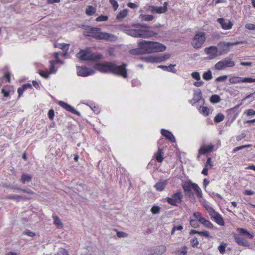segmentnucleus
<instances>
[{"label":"nucleus","instance_id":"nucleus-1","mask_svg":"<svg viewBox=\"0 0 255 255\" xmlns=\"http://www.w3.org/2000/svg\"><path fill=\"white\" fill-rule=\"evenodd\" d=\"M166 46L158 42L142 40L138 44V48L130 50L133 55H141L163 52Z\"/></svg>","mask_w":255,"mask_h":255},{"label":"nucleus","instance_id":"nucleus-2","mask_svg":"<svg viewBox=\"0 0 255 255\" xmlns=\"http://www.w3.org/2000/svg\"><path fill=\"white\" fill-rule=\"evenodd\" d=\"M127 66V65L124 63L121 65H117L112 62H105L95 64L96 69L101 73H111L121 76L125 78L128 76Z\"/></svg>","mask_w":255,"mask_h":255},{"label":"nucleus","instance_id":"nucleus-3","mask_svg":"<svg viewBox=\"0 0 255 255\" xmlns=\"http://www.w3.org/2000/svg\"><path fill=\"white\" fill-rule=\"evenodd\" d=\"M83 29L85 30L84 35L91 37L97 40L114 41L117 39L116 37L112 34L101 32L100 28L84 25L83 26Z\"/></svg>","mask_w":255,"mask_h":255},{"label":"nucleus","instance_id":"nucleus-4","mask_svg":"<svg viewBox=\"0 0 255 255\" xmlns=\"http://www.w3.org/2000/svg\"><path fill=\"white\" fill-rule=\"evenodd\" d=\"M136 29H129L128 34L134 37L148 38L157 35V33L150 30V27L145 24H136L133 25Z\"/></svg>","mask_w":255,"mask_h":255},{"label":"nucleus","instance_id":"nucleus-5","mask_svg":"<svg viewBox=\"0 0 255 255\" xmlns=\"http://www.w3.org/2000/svg\"><path fill=\"white\" fill-rule=\"evenodd\" d=\"M193 217L194 218L190 219L189 220V224L192 227L198 228L201 224L206 228L210 229L214 228V226L212 223L209 220L206 219L201 212H194L193 213Z\"/></svg>","mask_w":255,"mask_h":255},{"label":"nucleus","instance_id":"nucleus-6","mask_svg":"<svg viewBox=\"0 0 255 255\" xmlns=\"http://www.w3.org/2000/svg\"><path fill=\"white\" fill-rule=\"evenodd\" d=\"M237 231L239 234H235L234 235L235 242L239 245L244 247H249L250 243L247 239H253L254 237V234L253 233H250L246 229L241 228H237Z\"/></svg>","mask_w":255,"mask_h":255},{"label":"nucleus","instance_id":"nucleus-7","mask_svg":"<svg viewBox=\"0 0 255 255\" xmlns=\"http://www.w3.org/2000/svg\"><path fill=\"white\" fill-rule=\"evenodd\" d=\"M77 56L81 60L84 61H97L103 58L101 54L93 53L89 49L80 50L77 54Z\"/></svg>","mask_w":255,"mask_h":255},{"label":"nucleus","instance_id":"nucleus-8","mask_svg":"<svg viewBox=\"0 0 255 255\" xmlns=\"http://www.w3.org/2000/svg\"><path fill=\"white\" fill-rule=\"evenodd\" d=\"M182 188L185 194H188L189 196H190L192 194L191 190H193L195 192L197 197L200 198L203 197L202 191L201 188L195 183L185 182L182 185Z\"/></svg>","mask_w":255,"mask_h":255},{"label":"nucleus","instance_id":"nucleus-9","mask_svg":"<svg viewBox=\"0 0 255 255\" xmlns=\"http://www.w3.org/2000/svg\"><path fill=\"white\" fill-rule=\"evenodd\" d=\"M183 195L180 190H177L171 197L166 198V201L170 205L178 206L183 201Z\"/></svg>","mask_w":255,"mask_h":255},{"label":"nucleus","instance_id":"nucleus-10","mask_svg":"<svg viewBox=\"0 0 255 255\" xmlns=\"http://www.w3.org/2000/svg\"><path fill=\"white\" fill-rule=\"evenodd\" d=\"M206 40V34L204 32H198L193 38L191 45L195 49H198L202 47Z\"/></svg>","mask_w":255,"mask_h":255},{"label":"nucleus","instance_id":"nucleus-11","mask_svg":"<svg viewBox=\"0 0 255 255\" xmlns=\"http://www.w3.org/2000/svg\"><path fill=\"white\" fill-rule=\"evenodd\" d=\"M207 210L212 220L220 226L225 225L224 219L219 213L215 212L212 207H209V209L207 208Z\"/></svg>","mask_w":255,"mask_h":255},{"label":"nucleus","instance_id":"nucleus-12","mask_svg":"<svg viewBox=\"0 0 255 255\" xmlns=\"http://www.w3.org/2000/svg\"><path fill=\"white\" fill-rule=\"evenodd\" d=\"M246 40L236 41L234 42H221L218 43V46L219 48L222 49V52L220 51V53H222V54H226L229 51V47L231 46L237 45L240 44L247 43Z\"/></svg>","mask_w":255,"mask_h":255},{"label":"nucleus","instance_id":"nucleus-13","mask_svg":"<svg viewBox=\"0 0 255 255\" xmlns=\"http://www.w3.org/2000/svg\"><path fill=\"white\" fill-rule=\"evenodd\" d=\"M171 55L169 54H165L161 56H150L145 57V60L150 63H160L165 61L170 58Z\"/></svg>","mask_w":255,"mask_h":255},{"label":"nucleus","instance_id":"nucleus-14","mask_svg":"<svg viewBox=\"0 0 255 255\" xmlns=\"http://www.w3.org/2000/svg\"><path fill=\"white\" fill-rule=\"evenodd\" d=\"M168 5V3L167 2H165L163 3V6H155L153 5L149 6L147 10L151 12L152 13H157V14H162L165 13L167 11V7Z\"/></svg>","mask_w":255,"mask_h":255},{"label":"nucleus","instance_id":"nucleus-15","mask_svg":"<svg viewBox=\"0 0 255 255\" xmlns=\"http://www.w3.org/2000/svg\"><path fill=\"white\" fill-rule=\"evenodd\" d=\"M229 81L230 84H235L241 83H252L255 82V78L250 77L242 78L239 76H233L229 78Z\"/></svg>","mask_w":255,"mask_h":255},{"label":"nucleus","instance_id":"nucleus-16","mask_svg":"<svg viewBox=\"0 0 255 255\" xmlns=\"http://www.w3.org/2000/svg\"><path fill=\"white\" fill-rule=\"evenodd\" d=\"M205 53L208 56L209 59H213L218 56L222 55V53H220L218 51L217 47L215 46H211L207 47L204 50Z\"/></svg>","mask_w":255,"mask_h":255},{"label":"nucleus","instance_id":"nucleus-17","mask_svg":"<svg viewBox=\"0 0 255 255\" xmlns=\"http://www.w3.org/2000/svg\"><path fill=\"white\" fill-rule=\"evenodd\" d=\"M77 72L78 76L86 77L93 74L94 71L92 69L86 66H78Z\"/></svg>","mask_w":255,"mask_h":255},{"label":"nucleus","instance_id":"nucleus-18","mask_svg":"<svg viewBox=\"0 0 255 255\" xmlns=\"http://www.w3.org/2000/svg\"><path fill=\"white\" fill-rule=\"evenodd\" d=\"M217 21L220 23L224 30H229L232 28L233 23L229 20H225L223 18H219L217 19Z\"/></svg>","mask_w":255,"mask_h":255},{"label":"nucleus","instance_id":"nucleus-19","mask_svg":"<svg viewBox=\"0 0 255 255\" xmlns=\"http://www.w3.org/2000/svg\"><path fill=\"white\" fill-rule=\"evenodd\" d=\"M58 105L66 110L67 111H69L73 114H76L77 115H80V112L76 111L74 107L69 105L68 103L62 101H59L58 102Z\"/></svg>","mask_w":255,"mask_h":255},{"label":"nucleus","instance_id":"nucleus-20","mask_svg":"<svg viewBox=\"0 0 255 255\" xmlns=\"http://www.w3.org/2000/svg\"><path fill=\"white\" fill-rule=\"evenodd\" d=\"M58 105L66 110L67 111H69L73 114H76L77 115H80V112L76 111L74 107L69 105L68 103L62 101H59L58 102Z\"/></svg>","mask_w":255,"mask_h":255},{"label":"nucleus","instance_id":"nucleus-21","mask_svg":"<svg viewBox=\"0 0 255 255\" xmlns=\"http://www.w3.org/2000/svg\"><path fill=\"white\" fill-rule=\"evenodd\" d=\"M214 148V146L212 144L202 146L198 151L199 155H203L212 152Z\"/></svg>","mask_w":255,"mask_h":255},{"label":"nucleus","instance_id":"nucleus-22","mask_svg":"<svg viewBox=\"0 0 255 255\" xmlns=\"http://www.w3.org/2000/svg\"><path fill=\"white\" fill-rule=\"evenodd\" d=\"M14 92L13 86L7 85L4 86L1 89V93L5 97H8L10 93Z\"/></svg>","mask_w":255,"mask_h":255},{"label":"nucleus","instance_id":"nucleus-23","mask_svg":"<svg viewBox=\"0 0 255 255\" xmlns=\"http://www.w3.org/2000/svg\"><path fill=\"white\" fill-rule=\"evenodd\" d=\"M161 134L171 142H175L176 139L173 134L169 131L165 129H161Z\"/></svg>","mask_w":255,"mask_h":255},{"label":"nucleus","instance_id":"nucleus-24","mask_svg":"<svg viewBox=\"0 0 255 255\" xmlns=\"http://www.w3.org/2000/svg\"><path fill=\"white\" fill-rule=\"evenodd\" d=\"M164 152L163 149L159 148L158 151L154 153V157L159 163H161L164 160Z\"/></svg>","mask_w":255,"mask_h":255},{"label":"nucleus","instance_id":"nucleus-25","mask_svg":"<svg viewBox=\"0 0 255 255\" xmlns=\"http://www.w3.org/2000/svg\"><path fill=\"white\" fill-rule=\"evenodd\" d=\"M28 88L32 89V86L30 83L24 84L21 87L18 88L17 90L18 93V98H19L23 93Z\"/></svg>","mask_w":255,"mask_h":255},{"label":"nucleus","instance_id":"nucleus-26","mask_svg":"<svg viewBox=\"0 0 255 255\" xmlns=\"http://www.w3.org/2000/svg\"><path fill=\"white\" fill-rule=\"evenodd\" d=\"M167 184V182L166 180L158 182L154 185V188L158 191H162L165 189Z\"/></svg>","mask_w":255,"mask_h":255},{"label":"nucleus","instance_id":"nucleus-27","mask_svg":"<svg viewBox=\"0 0 255 255\" xmlns=\"http://www.w3.org/2000/svg\"><path fill=\"white\" fill-rule=\"evenodd\" d=\"M32 178V176L30 174L23 173L21 175L20 181L22 184H25L27 182L31 181Z\"/></svg>","mask_w":255,"mask_h":255},{"label":"nucleus","instance_id":"nucleus-28","mask_svg":"<svg viewBox=\"0 0 255 255\" xmlns=\"http://www.w3.org/2000/svg\"><path fill=\"white\" fill-rule=\"evenodd\" d=\"M128 9H123L120 11L118 14L117 15L116 19L118 20H121L128 15Z\"/></svg>","mask_w":255,"mask_h":255},{"label":"nucleus","instance_id":"nucleus-29","mask_svg":"<svg viewBox=\"0 0 255 255\" xmlns=\"http://www.w3.org/2000/svg\"><path fill=\"white\" fill-rule=\"evenodd\" d=\"M223 62L224 63L225 67H232L235 65L234 62L231 60V59L229 58H226L223 60H222Z\"/></svg>","mask_w":255,"mask_h":255},{"label":"nucleus","instance_id":"nucleus-30","mask_svg":"<svg viewBox=\"0 0 255 255\" xmlns=\"http://www.w3.org/2000/svg\"><path fill=\"white\" fill-rule=\"evenodd\" d=\"M166 250V247L164 245H161L158 246L156 249L155 252V255H161L164 253Z\"/></svg>","mask_w":255,"mask_h":255},{"label":"nucleus","instance_id":"nucleus-31","mask_svg":"<svg viewBox=\"0 0 255 255\" xmlns=\"http://www.w3.org/2000/svg\"><path fill=\"white\" fill-rule=\"evenodd\" d=\"M69 44L65 43H58L55 45V48L62 49L65 52H67L69 49Z\"/></svg>","mask_w":255,"mask_h":255},{"label":"nucleus","instance_id":"nucleus-32","mask_svg":"<svg viewBox=\"0 0 255 255\" xmlns=\"http://www.w3.org/2000/svg\"><path fill=\"white\" fill-rule=\"evenodd\" d=\"M52 218L54 220V224L57 226V228H61L62 226V223L60 218L55 215H52Z\"/></svg>","mask_w":255,"mask_h":255},{"label":"nucleus","instance_id":"nucleus-33","mask_svg":"<svg viewBox=\"0 0 255 255\" xmlns=\"http://www.w3.org/2000/svg\"><path fill=\"white\" fill-rule=\"evenodd\" d=\"M6 198L9 199L16 200L17 201H19L20 200H28L29 199L20 195H9Z\"/></svg>","mask_w":255,"mask_h":255},{"label":"nucleus","instance_id":"nucleus-34","mask_svg":"<svg viewBox=\"0 0 255 255\" xmlns=\"http://www.w3.org/2000/svg\"><path fill=\"white\" fill-rule=\"evenodd\" d=\"M96 11V8L93 7L92 6L89 5V6H87V7L86 9V14L88 16H92L94 14H95Z\"/></svg>","mask_w":255,"mask_h":255},{"label":"nucleus","instance_id":"nucleus-35","mask_svg":"<svg viewBox=\"0 0 255 255\" xmlns=\"http://www.w3.org/2000/svg\"><path fill=\"white\" fill-rule=\"evenodd\" d=\"M142 21H151L154 19V17L151 15L141 14L139 16Z\"/></svg>","mask_w":255,"mask_h":255},{"label":"nucleus","instance_id":"nucleus-36","mask_svg":"<svg viewBox=\"0 0 255 255\" xmlns=\"http://www.w3.org/2000/svg\"><path fill=\"white\" fill-rule=\"evenodd\" d=\"M50 65L49 67V73H53L56 71L55 69V64L60 62L59 60L50 61Z\"/></svg>","mask_w":255,"mask_h":255},{"label":"nucleus","instance_id":"nucleus-37","mask_svg":"<svg viewBox=\"0 0 255 255\" xmlns=\"http://www.w3.org/2000/svg\"><path fill=\"white\" fill-rule=\"evenodd\" d=\"M177 255H187V247L184 246L182 247L181 250H177L175 252Z\"/></svg>","mask_w":255,"mask_h":255},{"label":"nucleus","instance_id":"nucleus-38","mask_svg":"<svg viewBox=\"0 0 255 255\" xmlns=\"http://www.w3.org/2000/svg\"><path fill=\"white\" fill-rule=\"evenodd\" d=\"M202 77L204 80H207V81L212 79L213 78V76L212 75V72L210 70L204 72L203 74Z\"/></svg>","mask_w":255,"mask_h":255},{"label":"nucleus","instance_id":"nucleus-39","mask_svg":"<svg viewBox=\"0 0 255 255\" xmlns=\"http://www.w3.org/2000/svg\"><path fill=\"white\" fill-rule=\"evenodd\" d=\"M227 246V244L223 242L218 246V249L221 254H224L225 253V249Z\"/></svg>","mask_w":255,"mask_h":255},{"label":"nucleus","instance_id":"nucleus-40","mask_svg":"<svg viewBox=\"0 0 255 255\" xmlns=\"http://www.w3.org/2000/svg\"><path fill=\"white\" fill-rule=\"evenodd\" d=\"M224 63L223 62L222 60L218 62L215 65V69L218 70H221L224 69L225 67Z\"/></svg>","mask_w":255,"mask_h":255},{"label":"nucleus","instance_id":"nucleus-41","mask_svg":"<svg viewBox=\"0 0 255 255\" xmlns=\"http://www.w3.org/2000/svg\"><path fill=\"white\" fill-rule=\"evenodd\" d=\"M221 99L219 95H213L210 97V101L213 103H217L220 101Z\"/></svg>","mask_w":255,"mask_h":255},{"label":"nucleus","instance_id":"nucleus-42","mask_svg":"<svg viewBox=\"0 0 255 255\" xmlns=\"http://www.w3.org/2000/svg\"><path fill=\"white\" fill-rule=\"evenodd\" d=\"M224 119V116L223 114L219 113L217 114L214 118V121L215 122L218 123L222 121Z\"/></svg>","mask_w":255,"mask_h":255},{"label":"nucleus","instance_id":"nucleus-43","mask_svg":"<svg viewBox=\"0 0 255 255\" xmlns=\"http://www.w3.org/2000/svg\"><path fill=\"white\" fill-rule=\"evenodd\" d=\"M190 243L192 247H197L199 245V241L196 237H194L190 241Z\"/></svg>","mask_w":255,"mask_h":255},{"label":"nucleus","instance_id":"nucleus-44","mask_svg":"<svg viewBox=\"0 0 255 255\" xmlns=\"http://www.w3.org/2000/svg\"><path fill=\"white\" fill-rule=\"evenodd\" d=\"M16 189H17L18 190H20L23 192L27 193L29 194L33 195L34 194V192L32 191L30 189H23V188H14Z\"/></svg>","mask_w":255,"mask_h":255},{"label":"nucleus","instance_id":"nucleus-45","mask_svg":"<svg viewBox=\"0 0 255 255\" xmlns=\"http://www.w3.org/2000/svg\"><path fill=\"white\" fill-rule=\"evenodd\" d=\"M108 19V17L107 16L105 15H100L96 18V21L97 22H101V21H106Z\"/></svg>","mask_w":255,"mask_h":255},{"label":"nucleus","instance_id":"nucleus-46","mask_svg":"<svg viewBox=\"0 0 255 255\" xmlns=\"http://www.w3.org/2000/svg\"><path fill=\"white\" fill-rule=\"evenodd\" d=\"M251 146V144H247V145H242V146H238V147H237L236 148H235L233 150V152H236L240 150H241L242 149H244V148H247V147H250Z\"/></svg>","mask_w":255,"mask_h":255},{"label":"nucleus","instance_id":"nucleus-47","mask_svg":"<svg viewBox=\"0 0 255 255\" xmlns=\"http://www.w3.org/2000/svg\"><path fill=\"white\" fill-rule=\"evenodd\" d=\"M213 166V163L212 162L211 158L209 157L207 158V161L206 162L205 167L207 168H212Z\"/></svg>","mask_w":255,"mask_h":255},{"label":"nucleus","instance_id":"nucleus-48","mask_svg":"<svg viewBox=\"0 0 255 255\" xmlns=\"http://www.w3.org/2000/svg\"><path fill=\"white\" fill-rule=\"evenodd\" d=\"M109 2L112 5L114 10H116L118 9L119 4L115 0H110Z\"/></svg>","mask_w":255,"mask_h":255},{"label":"nucleus","instance_id":"nucleus-49","mask_svg":"<svg viewBox=\"0 0 255 255\" xmlns=\"http://www.w3.org/2000/svg\"><path fill=\"white\" fill-rule=\"evenodd\" d=\"M183 227L182 225H179V226H174L172 231L171 232V233L172 235L174 234L176 230H180L181 231L183 230Z\"/></svg>","mask_w":255,"mask_h":255},{"label":"nucleus","instance_id":"nucleus-50","mask_svg":"<svg viewBox=\"0 0 255 255\" xmlns=\"http://www.w3.org/2000/svg\"><path fill=\"white\" fill-rule=\"evenodd\" d=\"M160 207L158 206H153L151 209V211L153 214H156L160 212Z\"/></svg>","mask_w":255,"mask_h":255},{"label":"nucleus","instance_id":"nucleus-51","mask_svg":"<svg viewBox=\"0 0 255 255\" xmlns=\"http://www.w3.org/2000/svg\"><path fill=\"white\" fill-rule=\"evenodd\" d=\"M3 78L6 79V81L8 83L11 82V74L9 72L6 71L4 76Z\"/></svg>","mask_w":255,"mask_h":255},{"label":"nucleus","instance_id":"nucleus-52","mask_svg":"<svg viewBox=\"0 0 255 255\" xmlns=\"http://www.w3.org/2000/svg\"><path fill=\"white\" fill-rule=\"evenodd\" d=\"M49 72L48 73L47 71H44L43 70H39V74L43 77L45 78H47L49 76Z\"/></svg>","mask_w":255,"mask_h":255},{"label":"nucleus","instance_id":"nucleus-53","mask_svg":"<svg viewBox=\"0 0 255 255\" xmlns=\"http://www.w3.org/2000/svg\"><path fill=\"white\" fill-rule=\"evenodd\" d=\"M244 114H246L247 116L255 115V111L252 109H250L244 112Z\"/></svg>","mask_w":255,"mask_h":255},{"label":"nucleus","instance_id":"nucleus-54","mask_svg":"<svg viewBox=\"0 0 255 255\" xmlns=\"http://www.w3.org/2000/svg\"><path fill=\"white\" fill-rule=\"evenodd\" d=\"M192 77L196 80H200V75L198 72H193L191 74Z\"/></svg>","mask_w":255,"mask_h":255},{"label":"nucleus","instance_id":"nucleus-55","mask_svg":"<svg viewBox=\"0 0 255 255\" xmlns=\"http://www.w3.org/2000/svg\"><path fill=\"white\" fill-rule=\"evenodd\" d=\"M201 112L204 115L207 116L209 115V109L207 107L203 106L201 107Z\"/></svg>","mask_w":255,"mask_h":255},{"label":"nucleus","instance_id":"nucleus-56","mask_svg":"<svg viewBox=\"0 0 255 255\" xmlns=\"http://www.w3.org/2000/svg\"><path fill=\"white\" fill-rule=\"evenodd\" d=\"M202 98L201 94L200 93L198 94H194L193 99L195 100L196 102H199Z\"/></svg>","mask_w":255,"mask_h":255},{"label":"nucleus","instance_id":"nucleus-57","mask_svg":"<svg viewBox=\"0 0 255 255\" xmlns=\"http://www.w3.org/2000/svg\"><path fill=\"white\" fill-rule=\"evenodd\" d=\"M48 117L51 120H53L54 117L55 113L53 109H50L48 113Z\"/></svg>","mask_w":255,"mask_h":255},{"label":"nucleus","instance_id":"nucleus-58","mask_svg":"<svg viewBox=\"0 0 255 255\" xmlns=\"http://www.w3.org/2000/svg\"><path fill=\"white\" fill-rule=\"evenodd\" d=\"M199 235L202 236H204V237H207V238L211 237L210 236V234H209V231H206V230L200 231Z\"/></svg>","mask_w":255,"mask_h":255},{"label":"nucleus","instance_id":"nucleus-59","mask_svg":"<svg viewBox=\"0 0 255 255\" xmlns=\"http://www.w3.org/2000/svg\"><path fill=\"white\" fill-rule=\"evenodd\" d=\"M245 28L248 30H255V25L251 23H248L245 25Z\"/></svg>","mask_w":255,"mask_h":255},{"label":"nucleus","instance_id":"nucleus-60","mask_svg":"<svg viewBox=\"0 0 255 255\" xmlns=\"http://www.w3.org/2000/svg\"><path fill=\"white\" fill-rule=\"evenodd\" d=\"M175 66H176V65H172V64H170V65H169L168 67H169V68L168 69L167 71L171 72L173 73H176L177 72V70L174 68V67Z\"/></svg>","mask_w":255,"mask_h":255},{"label":"nucleus","instance_id":"nucleus-61","mask_svg":"<svg viewBox=\"0 0 255 255\" xmlns=\"http://www.w3.org/2000/svg\"><path fill=\"white\" fill-rule=\"evenodd\" d=\"M227 78V75L221 76L217 77L215 81L216 82H221V81H223L225 80Z\"/></svg>","mask_w":255,"mask_h":255},{"label":"nucleus","instance_id":"nucleus-62","mask_svg":"<svg viewBox=\"0 0 255 255\" xmlns=\"http://www.w3.org/2000/svg\"><path fill=\"white\" fill-rule=\"evenodd\" d=\"M255 194V192L251 190H245L243 192L244 195H252Z\"/></svg>","mask_w":255,"mask_h":255},{"label":"nucleus","instance_id":"nucleus-63","mask_svg":"<svg viewBox=\"0 0 255 255\" xmlns=\"http://www.w3.org/2000/svg\"><path fill=\"white\" fill-rule=\"evenodd\" d=\"M117 235L118 237H125L127 236V234L123 232L118 231Z\"/></svg>","mask_w":255,"mask_h":255},{"label":"nucleus","instance_id":"nucleus-64","mask_svg":"<svg viewBox=\"0 0 255 255\" xmlns=\"http://www.w3.org/2000/svg\"><path fill=\"white\" fill-rule=\"evenodd\" d=\"M24 234L25 235H27L28 236H30V237H33V236H34L35 235V234L34 232L30 231H25L24 232Z\"/></svg>","mask_w":255,"mask_h":255}]
</instances>
